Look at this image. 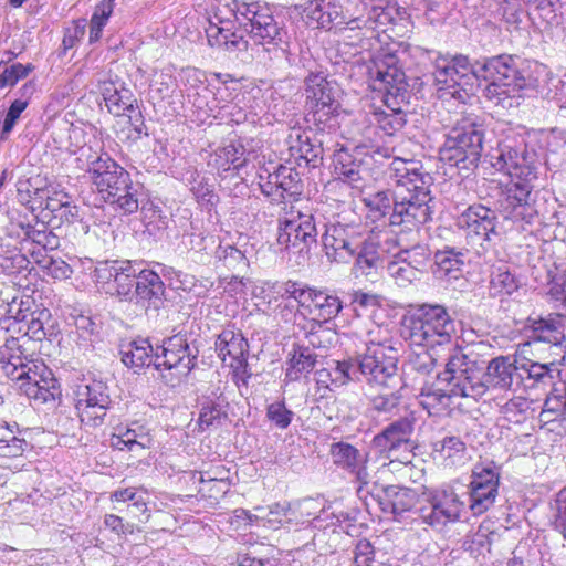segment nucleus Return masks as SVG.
I'll list each match as a JSON object with an SVG mask.
<instances>
[{
  "label": "nucleus",
  "mask_w": 566,
  "mask_h": 566,
  "mask_svg": "<svg viewBox=\"0 0 566 566\" xmlns=\"http://www.w3.org/2000/svg\"><path fill=\"white\" fill-rule=\"evenodd\" d=\"M322 245L332 262L347 263L361 244L364 227L359 222L329 221L324 224Z\"/></svg>",
  "instance_id": "nucleus-15"
},
{
  "label": "nucleus",
  "mask_w": 566,
  "mask_h": 566,
  "mask_svg": "<svg viewBox=\"0 0 566 566\" xmlns=\"http://www.w3.org/2000/svg\"><path fill=\"white\" fill-rule=\"evenodd\" d=\"M527 327L530 338L533 342H543L551 344L558 350L565 360L566 353V316L559 313H551L546 317L528 318Z\"/></svg>",
  "instance_id": "nucleus-26"
},
{
  "label": "nucleus",
  "mask_w": 566,
  "mask_h": 566,
  "mask_svg": "<svg viewBox=\"0 0 566 566\" xmlns=\"http://www.w3.org/2000/svg\"><path fill=\"white\" fill-rule=\"evenodd\" d=\"M384 103L390 112L377 113V122L380 128L387 135H394L396 132L400 130L407 123L406 114L408 111L406 109V107L409 106V102L401 103L397 106L390 105L388 99H384Z\"/></svg>",
  "instance_id": "nucleus-44"
},
{
  "label": "nucleus",
  "mask_w": 566,
  "mask_h": 566,
  "mask_svg": "<svg viewBox=\"0 0 566 566\" xmlns=\"http://www.w3.org/2000/svg\"><path fill=\"white\" fill-rule=\"evenodd\" d=\"M113 96L106 98V107L114 116H126L134 130L142 135L146 128L142 111L133 92L120 84L118 91H113Z\"/></svg>",
  "instance_id": "nucleus-30"
},
{
  "label": "nucleus",
  "mask_w": 566,
  "mask_h": 566,
  "mask_svg": "<svg viewBox=\"0 0 566 566\" xmlns=\"http://www.w3.org/2000/svg\"><path fill=\"white\" fill-rule=\"evenodd\" d=\"M256 179L261 192L272 199V206L283 203L285 199L296 201L303 193L304 185L301 175L292 167L279 165L273 171L262 167Z\"/></svg>",
  "instance_id": "nucleus-19"
},
{
  "label": "nucleus",
  "mask_w": 566,
  "mask_h": 566,
  "mask_svg": "<svg viewBox=\"0 0 566 566\" xmlns=\"http://www.w3.org/2000/svg\"><path fill=\"white\" fill-rule=\"evenodd\" d=\"M310 504V501L298 503L297 505L294 506H292L290 503H275L270 506L269 522L279 523L281 525L292 523L296 520V510H298L301 514H303L305 506Z\"/></svg>",
  "instance_id": "nucleus-53"
},
{
  "label": "nucleus",
  "mask_w": 566,
  "mask_h": 566,
  "mask_svg": "<svg viewBox=\"0 0 566 566\" xmlns=\"http://www.w3.org/2000/svg\"><path fill=\"white\" fill-rule=\"evenodd\" d=\"M547 295L554 307L566 311V275H554L549 280Z\"/></svg>",
  "instance_id": "nucleus-60"
},
{
  "label": "nucleus",
  "mask_w": 566,
  "mask_h": 566,
  "mask_svg": "<svg viewBox=\"0 0 566 566\" xmlns=\"http://www.w3.org/2000/svg\"><path fill=\"white\" fill-rule=\"evenodd\" d=\"M416 418L412 412L405 410L403 416L389 423L371 440V446L379 453H386L387 458L395 455L401 448L408 450L411 444V436L415 430Z\"/></svg>",
  "instance_id": "nucleus-24"
},
{
  "label": "nucleus",
  "mask_w": 566,
  "mask_h": 566,
  "mask_svg": "<svg viewBox=\"0 0 566 566\" xmlns=\"http://www.w3.org/2000/svg\"><path fill=\"white\" fill-rule=\"evenodd\" d=\"M518 57L511 54H499L480 57L474 61V80L489 82L484 96L496 104L504 105L506 99L520 97V92L526 87L527 80L517 66Z\"/></svg>",
  "instance_id": "nucleus-6"
},
{
  "label": "nucleus",
  "mask_w": 566,
  "mask_h": 566,
  "mask_svg": "<svg viewBox=\"0 0 566 566\" xmlns=\"http://www.w3.org/2000/svg\"><path fill=\"white\" fill-rule=\"evenodd\" d=\"M364 493L370 495L384 513L392 514L395 520L411 511L418 502L416 490L399 485H379L371 482Z\"/></svg>",
  "instance_id": "nucleus-22"
},
{
  "label": "nucleus",
  "mask_w": 566,
  "mask_h": 566,
  "mask_svg": "<svg viewBox=\"0 0 566 566\" xmlns=\"http://www.w3.org/2000/svg\"><path fill=\"white\" fill-rule=\"evenodd\" d=\"M74 395L75 408L82 423L91 427L101 426L112 402L106 382L84 378L76 385Z\"/></svg>",
  "instance_id": "nucleus-17"
},
{
  "label": "nucleus",
  "mask_w": 566,
  "mask_h": 566,
  "mask_svg": "<svg viewBox=\"0 0 566 566\" xmlns=\"http://www.w3.org/2000/svg\"><path fill=\"white\" fill-rule=\"evenodd\" d=\"M356 158H360V154L352 153L343 147L333 155L335 174L340 180L353 187H358L357 184L363 179L361 164Z\"/></svg>",
  "instance_id": "nucleus-36"
},
{
  "label": "nucleus",
  "mask_w": 566,
  "mask_h": 566,
  "mask_svg": "<svg viewBox=\"0 0 566 566\" xmlns=\"http://www.w3.org/2000/svg\"><path fill=\"white\" fill-rule=\"evenodd\" d=\"M214 258L217 266H222L230 271H242L248 266L245 254L231 244H219Z\"/></svg>",
  "instance_id": "nucleus-48"
},
{
  "label": "nucleus",
  "mask_w": 566,
  "mask_h": 566,
  "mask_svg": "<svg viewBox=\"0 0 566 566\" xmlns=\"http://www.w3.org/2000/svg\"><path fill=\"white\" fill-rule=\"evenodd\" d=\"M484 374V368L478 361L469 358L461 349L453 348L446 358L444 370L438 373L437 380L439 385L451 386V392L457 397L478 400L489 390Z\"/></svg>",
  "instance_id": "nucleus-9"
},
{
  "label": "nucleus",
  "mask_w": 566,
  "mask_h": 566,
  "mask_svg": "<svg viewBox=\"0 0 566 566\" xmlns=\"http://www.w3.org/2000/svg\"><path fill=\"white\" fill-rule=\"evenodd\" d=\"M329 453L335 465L355 476L356 482L359 483L357 493L364 494V491L371 483V476L367 470V454L344 441L332 443Z\"/></svg>",
  "instance_id": "nucleus-25"
},
{
  "label": "nucleus",
  "mask_w": 566,
  "mask_h": 566,
  "mask_svg": "<svg viewBox=\"0 0 566 566\" xmlns=\"http://www.w3.org/2000/svg\"><path fill=\"white\" fill-rule=\"evenodd\" d=\"M455 322L439 304H422L403 324V336L412 345L433 350L437 347L453 352Z\"/></svg>",
  "instance_id": "nucleus-5"
},
{
  "label": "nucleus",
  "mask_w": 566,
  "mask_h": 566,
  "mask_svg": "<svg viewBox=\"0 0 566 566\" xmlns=\"http://www.w3.org/2000/svg\"><path fill=\"white\" fill-rule=\"evenodd\" d=\"M563 361L562 359H554L549 363L530 361L522 364L521 367H518V374H523L520 378V382L525 380L531 381V384H525V387L553 384L554 379L560 375L559 365Z\"/></svg>",
  "instance_id": "nucleus-33"
},
{
  "label": "nucleus",
  "mask_w": 566,
  "mask_h": 566,
  "mask_svg": "<svg viewBox=\"0 0 566 566\" xmlns=\"http://www.w3.org/2000/svg\"><path fill=\"white\" fill-rule=\"evenodd\" d=\"M432 76L438 91H449L453 97L464 99L475 85L474 62L464 54L433 52Z\"/></svg>",
  "instance_id": "nucleus-12"
},
{
  "label": "nucleus",
  "mask_w": 566,
  "mask_h": 566,
  "mask_svg": "<svg viewBox=\"0 0 566 566\" xmlns=\"http://www.w3.org/2000/svg\"><path fill=\"white\" fill-rule=\"evenodd\" d=\"M29 442L14 434L13 430L9 427L6 431L0 433V457L17 458L23 454L29 448Z\"/></svg>",
  "instance_id": "nucleus-50"
},
{
  "label": "nucleus",
  "mask_w": 566,
  "mask_h": 566,
  "mask_svg": "<svg viewBox=\"0 0 566 566\" xmlns=\"http://www.w3.org/2000/svg\"><path fill=\"white\" fill-rule=\"evenodd\" d=\"M395 258H400L420 275L431 266L432 252L426 243H417L410 248L401 249Z\"/></svg>",
  "instance_id": "nucleus-43"
},
{
  "label": "nucleus",
  "mask_w": 566,
  "mask_h": 566,
  "mask_svg": "<svg viewBox=\"0 0 566 566\" xmlns=\"http://www.w3.org/2000/svg\"><path fill=\"white\" fill-rule=\"evenodd\" d=\"M453 398H457V395L451 392V386L447 384H444V387L426 384L419 394L420 405L429 415H439L448 410Z\"/></svg>",
  "instance_id": "nucleus-37"
},
{
  "label": "nucleus",
  "mask_w": 566,
  "mask_h": 566,
  "mask_svg": "<svg viewBox=\"0 0 566 566\" xmlns=\"http://www.w3.org/2000/svg\"><path fill=\"white\" fill-rule=\"evenodd\" d=\"M396 350L381 343H370L343 360H334V387L365 381L373 387H392L398 376Z\"/></svg>",
  "instance_id": "nucleus-4"
},
{
  "label": "nucleus",
  "mask_w": 566,
  "mask_h": 566,
  "mask_svg": "<svg viewBox=\"0 0 566 566\" xmlns=\"http://www.w3.org/2000/svg\"><path fill=\"white\" fill-rule=\"evenodd\" d=\"M36 307L35 301L32 296L25 295L20 297L19 302L18 298L14 297L12 302L9 304L8 313L11 315L12 318H14L18 323L25 322L29 317H32V314L35 311H40Z\"/></svg>",
  "instance_id": "nucleus-58"
},
{
  "label": "nucleus",
  "mask_w": 566,
  "mask_h": 566,
  "mask_svg": "<svg viewBox=\"0 0 566 566\" xmlns=\"http://www.w3.org/2000/svg\"><path fill=\"white\" fill-rule=\"evenodd\" d=\"M483 143V125L471 118H463L447 134L439 151L440 160L467 177L479 166Z\"/></svg>",
  "instance_id": "nucleus-7"
},
{
  "label": "nucleus",
  "mask_w": 566,
  "mask_h": 566,
  "mask_svg": "<svg viewBox=\"0 0 566 566\" xmlns=\"http://www.w3.org/2000/svg\"><path fill=\"white\" fill-rule=\"evenodd\" d=\"M228 400L220 394L213 397H207L201 403V409L198 418V426L201 431L209 429L210 427L221 426L222 422L228 418Z\"/></svg>",
  "instance_id": "nucleus-39"
},
{
  "label": "nucleus",
  "mask_w": 566,
  "mask_h": 566,
  "mask_svg": "<svg viewBox=\"0 0 566 566\" xmlns=\"http://www.w3.org/2000/svg\"><path fill=\"white\" fill-rule=\"evenodd\" d=\"M371 87L382 93V98L397 106L410 101V85L400 59L391 52H379L368 67Z\"/></svg>",
  "instance_id": "nucleus-11"
},
{
  "label": "nucleus",
  "mask_w": 566,
  "mask_h": 566,
  "mask_svg": "<svg viewBox=\"0 0 566 566\" xmlns=\"http://www.w3.org/2000/svg\"><path fill=\"white\" fill-rule=\"evenodd\" d=\"M500 468L493 461L476 463L469 484V509L474 516L485 513L499 494Z\"/></svg>",
  "instance_id": "nucleus-20"
},
{
  "label": "nucleus",
  "mask_w": 566,
  "mask_h": 566,
  "mask_svg": "<svg viewBox=\"0 0 566 566\" xmlns=\"http://www.w3.org/2000/svg\"><path fill=\"white\" fill-rule=\"evenodd\" d=\"M387 272L399 286H407L421 277L417 271L400 260V258H395V260L388 262Z\"/></svg>",
  "instance_id": "nucleus-52"
},
{
  "label": "nucleus",
  "mask_w": 566,
  "mask_h": 566,
  "mask_svg": "<svg viewBox=\"0 0 566 566\" xmlns=\"http://www.w3.org/2000/svg\"><path fill=\"white\" fill-rule=\"evenodd\" d=\"M245 149L242 145L229 144L218 148L211 155L208 165L218 170L219 174L230 170L239 171L247 165Z\"/></svg>",
  "instance_id": "nucleus-38"
},
{
  "label": "nucleus",
  "mask_w": 566,
  "mask_h": 566,
  "mask_svg": "<svg viewBox=\"0 0 566 566\" xmlns=\"http://www.w3.org/2000/svg\"><path fill=\"white\" fill-rule=\"evenodd\" d=\"M218 356L226 361L231 358L230 366L237 371L247 373L249 344L240 332L233 329H223L214 343Z\"/></svg>",
  "instance_id": "nucleus-29"
},
{
  "label": "nucleus",
  "mask_w": 566,
  "mask_h": 566,
  "mask_svg": "<svg viewBox=\"0 0 566 566\" xmlns=\"http://www.w3.org/2000/svg\"><path fill=\"white\" fill-rule=\"evenodd\" d=\"M143 261L113 260L97 262L93 277L112 296L124 302H133L135 282L140 275Z\"/></svg>",
  "instance_id": "nucleus-13"
},
{
  "label": "nucleus",
  "mask_w": 566,
  "mask_h": 566,
  "mask_svg": "<svg viewBox=\"0 0 566 566\" xmlns=\"http://www.w3.org/2000/svg\"><path fill=\"white\" fill-rule=\"evenodd\" d=\"M310 115L319 130H336L339 123L340 103L337 99L339 85L324 72H310L304 78Z\"/></svg>",
  "instance_id": "nucleus-8"
},
{
  "label": "nucleus",
  "mask_w": 566,
  "mask_h": 566,
  "mask_svg": "<svg viewBox=\"0 0 566 566\" xmlns=\"http://www.w3.org/2000/svg\"><path fill=\"white\" fill-rule=\"evenodd\" d=\"M103 200L115 211L123 214H132L145 203L146 195L144 187L129 178L122 186L115 187L112 195L109 193Z\"/></svg>",
  "instance_id": "nucleus-31"
},
{
  "label": "nucleus",
  "mask_w": 566,
  "mask_h": 566,
  "mask_svg": "<svg viewBox=\"0 0 566 566\" xmlns=\"http://www.w3.org/2000/svg\"><path fill=\"white\" fill-rule=\"evenodd\" d=\"M51 313L48 308H41L32 314L30 319L25 321L27 329L24 336L33 340H42L48 337V332H43V322H49Z\"/></svg>",
  "instance_id": "nucleus-56"
},
{
  "label": "nucleus",
  "mask_w": 566,
  "mask_h": 566,
  "mask_svg": "<svg viewBox=\"0 0 566 566\" xmlns=\"http://www.w3.org/2000/svg\"><path fill=\"white\" fill-rule=\"evenodd\" d=\"M31 262L22 250L11 243L0 244V270L4 275L20 274Z\"/></svg>",
  "instance_id": "nucleus-42"
},
{
  "label": "nucleus",
  "mask_w": 566,
  "mask_h": 566,
  "mask_svg": "<svg viewBox=\"0 0 566 566\" xmlns=\"http://www.w3.org/2000/svg\"><path fill=\"white\" fill-rule=\"evenodd\" d=\"M518 289V282L509 266L502 264L493 269L490 280V291L493 296L512 295Z\"/></svg>",
  "instance_id": "nucleus-46"
},
{
  "label": "nucleus",
  "mask_w": 566,
  "mask_h": 566,
  "mask_svg": "<svg viewBox=\"0 0 566 566\" xmlns=\"http://www.w3.org/2000/svg\"><path fill=\"white\" fill-rule=\"evenodd\" d=\"M489 157L497 171L511 177L499 199L500 212L504 219L531 224L538 214L534 193L536 151L528 148L522 136L512 135L500 140Z\"/></svg>",
  "instance_id": "nucleus-3"
},
{
  "label": "nucleus",
  "mask_w": 566,
  "mask_h": 566,
  "mask_svg": "<svg viewBox=\"0 0 566 566\" xmlns=\"http://www.w3.org/2000/svg\"><path fill=\"white\" fill-rule=\"evenodd\" d=\"M122 361L130 368H144L154 366L159 363L156 347L148 339H138L132 342L126 349L120 352Z\"/></svg>",
  "instance_id": "nucleus-34"
},
{
  "label": "nucleus",
  "mask_w": 566,
  "mask_h": 566,
  "mask_svg": "<svg viewBox=\"0 0 566 566\" xmlns=\"http://www.w3.org/2000/svg\"><path fill=\"white\" fill-rule=\"evenodd\" d=\"M528 407H530V403L526 399L516 397V398L510 399L502 407V412L509 421L518 423L525 419V413H526Z\"/></svg>",
  "instance_id": "nucleus-63"
},
{
  "label": "nucleus",
  "mask_w": 566,
  "mask_h": 566,
  "mask_svg": "<svg viewBox=\"0 0 566 566\" xmlns=\"http://www.w3.org/2000/svg\"><path fill=\"white\" fill-rule=\"evenodd\" d=\"M354 258H356V264L363 270L376 268L379 262L375 244L366 242L364 239H361V244Z\"/></svg>",
  "instance_id": "nucleus-61"
},
{
  "label": "nucleus",
  "mask_w": 566,
  "mask_h": 566,
  "mask_svg": "<svg viewBox=\"0 0 566 566\" xmlns=\"http://www.w3.org/2000/svg\"><path fill=\"white\" fill-rule=\"evenodd\" d=\"M318 231L315 217L312 213L297 211L290 217H279L277 243L290 254L295 256V263L303 265L311 259V250L317 244Z\"/></svg>",
  "instance_id": "nucleus-10"
},
{
  "label": "nucleus",
  "mask_w": 566,
  "mask_h": 566,
  "mask_svg": "<svg viewBox=\"0 0 566 566\" xmlns=\"http://www.w3.org/2000/svg\"><path fill=\"white\" fill-rule=\"evenodd\" d=\"M159 363L156 370H177L179 375L188 376L198 366L200 354L197 339H191L187 333L179 332L163 339L156 345Z\"/></svg>",
  "instance_id": "nucleus-16"
},
{
  "label": "nucleus",
  "mask_w": 566,
  "mask_h": 566,
  "mask_svg": "<svg viewBox=\"0 0 566 566\" xmlns=\"http://www.w3.org/2000/svg\"><path fill=\"white\" fill-rule=\"evenodd\" d=\"M265 416L274 428L285 430L292 423L295 413L281 400L268 405Z\"/></svg>",
  "instance_id": "nucleus-54"
},
{
  "label": "nucleus",
  "mask_w": 566,
  "mask_h": 566,
  "mask_svg": "<svg viewBox=\"0 0 566 566\" xmlns=\"http://www.w3.org/2000/svg\"><path fill=\"white\" fill-rule=\"evenodd\" d=\"M123 437L126 438V443H129L134 449L150 448L151 438L143 426L134 423L133 427H128L123 431Z\"/></svg>",
  "instance_id": "nucleus-64"
},
{
  "label": "nucleus",
  "mask_w": 566,
  "mask_h": 566,
  "mask_svg": "<svg viewBox=\"0 0 566 566\" xmlns=\"http://www.w3.org/2000/svg\"><path fill=\"white\" fill-rule=\"evenodd\" d=\"M368 410L374 418L390 420L403 416L407 409L401 403V396L398 392H390L370 398Z\"/></svg>",
  "instance_id": "nucleus-40"
},
{
  "label": "nucleus",
  "mask_w": 566,
  "mask_h": 566,
  "mask_svg": "<svg viewBox=\"0 0 566 566\" xmlns=\"http://www.w3.org/2000/svg\"><path fill=\"white\" fill-rule=\"evenodd\" d=\"M113 12V6L101 3L95 8L90 25V43L97 42L101 39L103 28Z\"/></svg>",
  "instance_id": "nucleus-57"
},
{
  "label": "nucleus",
  "mask_w": 566,
  "mask_h": 566,
  "mask_svg": "<svg viewBox=\"0 0 566 566\" xmlns=\"http://www.w3.org/2000/svg\"><path fill=\"white\" fill-rule=\"evenodd\" d=\"M492 533H485L481 528L470 538L464 541L463 546L465 551L475 555H483L485 552H491Z\"/></svg>",
  "instance_id": "nucleus-62"
},
{
  "label": "nucleus",
  "mask_w": 566,
  "mask_h": 566,
  "mask_svg": "<svg viewBox=\"0 0 566 566\" xmlns=\"http://www.w3.org/2000/svg\"><path fill=\"white\" fill-rule=\"evenodd\" d=\"M293 156L305 160L306 165L317 167L323 158L322 143L314 144L306 134L298 135L295 144L290 146Z\"/></svg>",
  "instance_id": "nucleus-45"
},
{
  "label": "nucleus",
  "mask_w": 566,
  "mask_h": 566,
  "mask_svg": "<svg viewBox=\"0 0 566 566\" xmlns=\"http://www.w3.org/2000/svg\"><path fill=\"white\" fill-rule=\"evenodd\" d=\"M499 224L496 211L481 203L469 206L457 218V226L464 231L468 242L480 247L483 252L500 241Z\"/></svg>",
  "instance_id": "nucleus-14"
},
{
  "label": "nucleus",
  "mask_w": 566,
  "mask_h": 566,
  "mask_svg": "<svg viewBox=\"0 0 566 566\" xmlns=\"http://www.w3.org/2000/svg\"><path fill=\"white\" fill-rule=\"evenodd\" d=\"M539 419L544 423H556V428L566 432V384L554 387L544 401Z\"/></svg>",
  "instance_id": "nucleus-35"
},
{
  "label": "nucleus",
  "mask_w": 566,
  "mask_h": 566,
  "mask_svg": "<svg viewBox=\"0 0 566 566\" xmlns=\"http://www.w3.org/2000/svg\"><path fill=\"white\" fill-rule=\"evenodd\" d=\"M272 289L275 293L281 294L282 296L287 295L289 298H293L301 306H305L308 303L311 294L314 289L311 287H301L300 283L287 281V282H275L272 284Z\"/></svg>",
  "instance_id": "nucleus-55"
},
{
  "label": "nucleus",
  "mask_w": 566,
  "mask_h": 566,
  "mask_svg": "<svg viewBox=\"0 0 566 566\" xmlns=\"http://www.w3.org/2000/svg\"><path fill=\"white\" fill-rule=\"evenodd\" d=\"M20 382V391L31 401L34 406L52 403L61 397V387L57 379L53 376L52 371L44 368L41 374L28 368V371H22L15 376Z\"/></svg>",
  "instance_id": "nucleus-21"
},
{
  "label": "nucleus",
  "mask_w": 566,
  "mask_h": 566,
  "mask_svg": "<svg viewBox=\"0 0 566 566\" xmlns=\"http://www.w3.org/2000/svg\"><path fill=\"white\" fill-rule=\"evenodd\" d=\"M307 306H312V312L324 322H328L340 313L344 303L336 294L314 289Z\"/></svg>",
  "instance_id": "nucleus-41"
},
{
  "label": "nucleus",
  "mask_w": 566,
  "mask_h": 566,
  "mask_svg": "<svg viewBox=\"0 0 566 566\" xmlns=\"http://www.w3.org/2000/svg\"><path fill=\"white\" fill-rule=\"evenodd\" d=\"M20 228L23 230L24 239L31 240L33 243L43 247L44 249H55L59 245V238L48 228L42 224L41 229L30 224L20 223Z\"/></svg>",
  "instance_id": "nucleus-51"
},
{
  "label": "nucleus",
  "mask_w": 566,
  "mask_h": 566,
  "mask_svg": "<svg viewBox=\"0 0 566 566\" xmlns=\"http://www.w3.org/2000/svg\"><path fill=\"white\" fill-rule=\"evenodd\" d=\"M434 451L447 461V465H454L464 460L467 447L460 437L448 436L434 443Z\"/></svg>",
  "instance_id": "nucleus-47"
},
{
  "label": "nucleus",
  "mask_w": 566,
  "mask_h": 566,
  "mask_svg": "<svg viewBox=\"0 0 566 566\" xmlns=\"http://www.w3.org/2000/svg\"><path fill=\"white\" fill-rule=\"evenodd\" d=\"M317 357L318 355L310 346L293 344L286 360L285 380L295 382L303 377L307 378L316 367Z\"/></svg>",
  "instance_id": "nucleus-32"
},
{
  "label": "nucleus",
  "mask_w": 566,
  "mask_h": 566,
  "mask_svg": "<svg viewBox=\"0 0 566 566\" xmlns=\"http://www.w3.org/2000/svg\"><path fill=\"white\" fill-rule=\"evenodd\" d=\"M428 507L420 509V517L431 527H443L460 521L465 503L452 486L428 489L423 492Z\"/></svg>",
  "instance_id": "nucleus-18"
},
{
  "label": "nucleus",
  "mask_w": 566,
  "mask_h": 566,
  "mask_svg": "<svg viewBox=\"0 0 566 566\" xmlns=\"http://www.w3.org/2000/svg\"><path fill=\"white\" fill-rule=\"evenodd\" d=\"M484 381L489 385V389L515 390V386L520 385V378L523 374H518V367L515 359L509 356H497L488 363L484 368Z\"/></svg>",
  "instance_id": "nucleus-28"
},
{
  "label": "nucleus",
  "mask_w": 566,
  "mask_h": 566,
  "mask_svg": "<svg viewBox=\"0 0 566 566\" xmlns=\"http://www.w3.org/2000/svg\"><path fill=\"white\" fill-rule=\"evenodd\" d=\"M33 69L34 66L30 63L27 65L14 63L7 66L0 74V88L14 86L20 80L27 77Z\"/></svg>",
  "instance_id": "nucleus-59"
},
{
  "label": "nucleus",
  "mask_w": 566,
  "mask_h": 566,
  "mask_svg": "<svg viewBox=\"0 0 566 566\" xmlns=\"http://www.w3.org/2000/svg\"><path fill=\"white\" fill-rule=\"evenodd\" d=\"M206 34L210 46L230 53L248 51L247 35L269 60L279 59L289 51L287 32L265 2H220L209 18Z\"/></svg>",
  "instance_id": "nucleus-1"
},
{
  "label": "nucleus",
  "mask_w": 566,
  "mask_h": 566,
  "mask_svg": "<svg viewBox=\"0 0 566 566\" xmlns=\"http://www.w3.org/2000/svg\"><path fill=\"white\" fill-rule=\"evenodd\" d=\"M165 284L158 271L140 265V275L137 276L134 290V304L144 310L158 311L165 301Z\"/></svg>",
  "instance_id": "nucleus-27"
},
{
  "label": "nucleus",
  "mask_w": 566,
  "mask_h": 566,
  "mask_svg": "<svg viewBox=\"0 0 566 566\" xmlns=\"http://www.w3.org/2000/svg\"><path fill=\"white\" fill-rule=\"evenodd\" d=\"M463 256L461 251L447 247L443 250L437 251L433 259L438 271L443 275H449L461 270L464 264Z\"/></svg>",
  "instance_id": "nucleus-49"
},
{
  "label": "nucleus",
  "mask_w": 566,
  "mask_h": 566,
  "mask_svg": "<svg viewBox=\"0 0 566 566\" xmlns=\"http://www.w3.org/2000/svg\"><path fill=\"white\" fill-rule=\"evenodd\" d=\"M88 163L86 172L102 199L112 195L115 187L122 186L130 178V174L106 153L94 156Z\"/></svg>",
  "instance_id": "nucleus-23"
},
{
  "label": "nucleus",
  "mask_w": 566,
  "mask_h": 566,
  "mask_svg": "<svg viewBox=\"0 0 566 566\" xmlns=\"http://www.w3.org/2000/svg\"><path fill=\"white\" fill-rule=\"evenodd\" d=\"M388 178L395 189L368 193L363 203L371 222L385 220V224L399 228V232L419 230L432 219L430 187L433 178L419 160L395 158L388 168Z\"/></svg>",
  "instance_id": "nucleus-2"
}]
</instances>
